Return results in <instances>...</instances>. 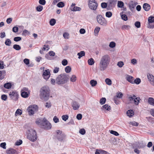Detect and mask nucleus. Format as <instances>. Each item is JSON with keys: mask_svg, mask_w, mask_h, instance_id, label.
Here are the masks:
<instances>
[{"mask_svg": "<svg viewBox=\"0 0 154 154\" xmlns=\"http://www.w3.org/2000/svg\"><path fill=\"white\" fill-rule=\"evenodd\" d=\"M111 58L109 55L106 54L101 57L98 65V69L100 71L105 70L108 67L110 62Z\"/></svg>", "mask_w": 154, "mask_h": 154, "instance_id": "nucleus-1", "label": "nucleus"}, {"mask_svg": "<svg viewBox=\"0 0 154 154\" xmlns=\"http://www.w3.org/2000/svg\"><path fill=\"white\" fill-rule=\"evenodd\" d=\"M68 78L67 75L64 74L59 75L56 78V80L52 79L51 80V83L54 85L55 83L58 85L63 84L67 82Z\"/></svg>", "mask_w": 154, "mask_h": 154, "instance_id": "nucleus-2", "label": "nucleus"}, {"mask_svg": "<svg viewBox=\"0 0 154 154\" xmlns=\"http://www.w3.org/2000/svg\"><path fill=\"white\" fill-rule=\"evenodd\" d=\"M50 96V90L47 86L42 87L40 91V97L41 99L44 100H47L49 98Z\"/></svg>", "mask_w": 154, "mask_h": 154, "instance_id": "nucleus-3", "label": "nucleus"}, {"mask_svg": "<svg viewBox=\"0 0 154 154\" xmlns=\"http://www.w3.org/2000/svg\"><path fill=\"white\" fill-rule=\"evenodd\" d=\"M29 132L27 135V138L30 141L32 142H34L37 139L36 133L35 131L32 129H30L28 130Z\"/></svg>", "mask_w": 154, "mask_h": 154, "instance_id": "nucleus-4", "label": "nucleus"}, {"mask_svg": "<svg viewBox=\"0 0 154 154\" xmlns=\"http://www.w3.org/2000/svg\"><path fill=\"white\" fill-rule=\"evenodd\" d=\"M98 5L97 2L95 0H88V6L91 10L95 11L97 8Z\"/></svg>", "mask_w": 154, "mask_h": 154, "instance_id": "nucleus-5", "label": "nucleus"}, {"mask_svg": "<svg viewBox=\"0 0 154 154\" xmlns=\"http://www.w3.org/2000/svg\"><path fill=\"white\" fill-rule=\"evenodd\" d=\"M38 109L37 106L35 105H31L27 109V110L29 115H32Z\"/></svg>", "mask_w": 154, "mask_h": 154, "instance_id": "nucleus-6", "label": "nucleus"}, {"mask_svg": "<svg viewBox=\"0 0 154 154\" xmlns=\"http://www.w3.org/2000/svg\"><path fill=\"white\" fill-rule=\"evenodd\" d=\"M51 128V124L46 119H43L42 122V128L45 129L49 130Z\"/></svg>", "mask_w": 154, "mask_h": 154, "instance_id": "nucleus-7", "label": "nucleus"}, {"mask_svg": "<svg viewBox=\"0 0 154 154\" xmlns=\"http://www.w3.org/2000/svg\"><path fill=\"white\" fill-rule=\"evenodd\" d=\"M96 18L98 23L101 25L105 26L107 25L106 20L101 15H98L97 16Z\"/></svg>", "mask_w": 154, "mask_h": 154, "instance_id": "nucleus-8", "label": "nucleus"}, {"mask_svg": "<svg viewBox=\"0 0 154 154\" xmlns=\"http://www.w3.org/2000/svg\"><path fill=\"white\" fill-rule=\"evenodd\" d=\"M55 134L56 135L57 139L60 141H62L65 137V134L61 131H56Z\"/></svg>", "mask_w": 154, "mask_h": 154, "instance_id": "nucleus-9", "label": "nucleus"}, {"mask_svg": "<svg viewBox=\"0 0 154 154\" xmlns=\"http://www.w3.org/2000/svg\"><path fill=\"white\" fill-rule=\"evenodd\" d=\"M9 96L10 98L13 100L16 101L18 99L19 94L16 91H12L10 92Z\"/></svg>", "mask_w": 154, "mask_h": 154, "instance_id": "nucleus-10", "label": "nucleus"}, {"mask_svg": "<svg viewBox=\"0 0 154 154\" xmlns=\"http://www.w3.org/2000/svg\"><path fill=\"white\" fill-rule=\"evenodd\" d=\"M117 0H109L107 3L108 10H110L115 7Z\"/></svg>", "mask_w": 154, "mask_h": 154, "instance_id": "nucleus-11", "label": "nucleus"}, {"mask_svg": "<svg viewBox=\"0 0 154 154\" xmlns=\"http://www.w3.org/2000/svg\"><path fill=\"white\" fill-rule=\"evenodd\" d=\"M76 4L74 3L72 4L71 5L70 7V9L72 11H80L81 10V8L79 7L75 6Z\"/></svg>", "mask_w": 154, "mask_h": 154, "instance_id": "nucleus-12", "label": "nucleus"}, {"mask_svg": "<svg viewBox=\"0 0 154 154\" xmlns=\"http://www.w3.org/2000/svg\"><path fill=\"white\" fill-rule=\"evenodd\" d=\"M42 76L46 80L48 79L50 77V73L49 70H46L43 73Z\"/></svg>", "mask_w": 154, "mask_h": 154, "instance_id": "nucleus-13", "label": "nucleus"}, {"mask_svg": "<svg viewBox=\"0 0 154 154\" xmlns=\"http://www.w3.org/2000/svg\"><path fill=\"white\" fill-rule=\"evenodd\" d=\"M72 106L74 110H78L80 106L79 104L75 101H73L72 103Z\"/></svg>", "mask_w": 154, "mask_h": 154, "instance_id": "nucleus-14", "label": "nucleus"}, {"mask_svg": "<svg viewBox=\"0 0 154 154\" xmlns=\"http://www.w3.org/2000/svg\"><path fill=\"white\" fill-rule=\"evenodd\" d=\"M147 77L150 83L154 86V76L152 75L149 74L147 75Z\"/></svg>", "mask_w": 154, "mask_h": 154, "instance_id": "nucleus-15", "label": "nucleus"}, {"mask_svg": "<svg viewBox=\"0 0 154 154\" xmlns=\"http://www.w3.org/2000/svg\"><path fill=\"white\" fill-rule=\"evenodd\" d=\"M6 152L7 154H18L16 150L13 149L7 150Z\"/></svg>", "mask_w": 154, "mask_h": 154, "instance_id": "nucleus-16", "label": "nucleus"}, {"mask_svg": "<svg viewBox=\"0 0 154 154\" xmlns=\"http://www.w3.org/2000/svg\"><path fill=\"white\" fill-rule=\"evenodd\" d=\"M143 8L146 11H148L150 9V6L148 3H145L143 5Z\"/></svg>", "mask_w": 154, "mask_h": 154, "instance_id": "nucleus-17", "label": "nucleus"}, {"mask_svg": "<svg viewBox=\"0 0 154 154\" xmlns=\"http://www.w3.org/2000/svg\"><path fill=\"white\" fill-rule=\"evenodd\" d=\"M127 80L130 83L134 84V78L131 75H127L126 77Z\"/></svg>", "mask_w": 154, "mask_h": 154, "instance_id": "nucleus-18", "label": "nucleus"}, {"mask_svg": "<svg viewBox=\"0 0 154 154\" xmlns=\"http://www.w3.org/2000/svg\"><path fill=\"white\" fill-rule=\"evenodd\" d=\"M30 91H28V92L25 91H21V96L24 98H26L28 97Z\"/></svg>", "mask_w": 154, "mask_h": 154, "instance_id": "nucleus-19", "label": "nucleus"}, {"mask_svg": "<svg viewBox=\"0 0 154 154\" xmlns=\"http://www.w3.org/2000/svg\"><path fill=\"white\" fill-rule=\"evenodd\" d=\"M135 95L134 94H128L127 95V98L128 100L131 102L134 100V99L135 98Z\"/></svg>", "mask_w": 154, "mask_h": 154, "instance_id": "nucleus-20", "label": "nucleus"}, {"mask_svg": "<svg viewBox=\"0 0 154 154\" xmlns=\"http://www.w3.org/2000/svg\"><path fill=\"white\" fill-rule=\"evenodd\" d=\"M137 4V2L131 1L129 3V6L130 7L134 8Z\"/></svg>", "mask_w": 154, "mask_h": 154, "instance_id": "nucleus-21", "label": "nucleus"}, {"mask_svg": "<svg viewBox=\"0 0 154 154\" xmlns=\"http://www.w3.org/2000/svg\"><path fill=\"white\" fill-rule=\"evenodd\" d=\"M148 103L154 106V99L152 97H149L148 99Z\"/></svg>", "mask_w": 154, "mask_h": 154, "instance_id": "nucleus-22", "label": "nucleus"}, {"mask_svg": "<svg viewBox=\"0 0 154 154\" xmlns=\"http://www.w3.org/2000/svg\"><path fill=\"white\" fill-rule=\"evenodd\" d=\"M140 97H137L135 96V98L134 99L133 101L135 105H137L139 104L140 102Z\"/></svg>", "mask_w": 154, "mask_h": 154, "instance_id": "nucleus-23", "label": "nucleus"}, {"mask_svg": "<svg viewBox=\"0 0 154 154\" xmlns=\"http://www.w3.org/2000/svg\"><path fill=\"white\" fill-rule=\"evenodd\" d=\"M101 109L102 110L105 109L109 111L111 109V107L110 106H109L107 104H106L105 105L102 106V107Z\"/></svg>", "mask_w": 154, "mask_h": 154, "instance_id": "nucleus-24", "label": "nucleus"}, {"mask_svg": "<svg viewBox=\"0 0 154 154\" xmlns=\"http://www.w3.org/2000/svg\"><path fill=\"white\" fill-rule=\"evenodd\" d=\"M127 116L130 117L133 116L134 114V112L132 110H129L127 112Z\"/></svg>", "mask_w": 154, "mask_h": 154, "instance_id": "nucleus-25", "label": "nucleus"}, {"mask_svg": "<svg viewBox=\"0 0 154 154\" xmlns=\"http://www.w3.org/2000/svg\"><path fill=\"white\" fill-rule=\"evenodd\" d=\"M4 86L5 88L9 89L11 88L12 85L11 83L8 82L5 84Z\"/></svg>", "mask_w": 154, "mask_h": 154, "instance_id": "nucleus-26", "label": "nucleus"}, {"mask_svg": "<svg viewBox=\"0 0 154 154\" xmlns=\"http://www.w3.org/2000/svg\"><path fill=\"white\" fill-rule=\"evenodd\" d=\"M85 53L84 51H81L77 54V55L79 56L78 58L80 59L81 57L85 55Z\"/></svg>", "mask_w": 154, "mask_h": 154, "instance_id": "nucleus-27", "label": "nucleus"}, {"mask_svg": "<svg viewBox=\"0 0 154 154\" xmlns=\"http://www.w3.org/2000/svg\"><path fill=\"white\" fill-rule=\"evenodd\" d=\"M5 43L6 45L9 46L11 45V42L9 39L7 38L5 40Z\"/></svg>", "mask_w": 154, "mask_h": 154, "instance_id": "nucleus-28", "label": "nucleus"}, {"mask_svg": "<svg viewBox=\"0 0 154 154\" xmlns=\"http://www.w3.org/2000/svg\"><path fill=\"white\" fill-rule=\"evenodd\" d=\"M94 61L92 58H91L88 60V63L90 65H92L94 64Z\"/></svg>", "mask_w": 154, "mask_h": 154, "instance_id": "nucleus-29", "label": "nucleus"}, {"mask_svg": "<svg viewBox=\"0 0 154 154\" xmlns=\"http://www.w3.org/2000/svg\"><path fill=\"white\" fill-rule=\"evenodd\" d=\"M90 83L92 87H94L97 84V82L94 80H91L90 82Z\"/></svg>", "mask_w": 154, "mask_h": 154, "instance_id": "nucleus-30", "label": "nucleus"}, {"mask_svg": "<svg viewBox=\"0 0 154 154\" xmlns=\"http://www.w3.org/2000/svg\"><path fill=\"white\" fill-rule=\"evenodd\" d=\"M131 28V26L129 25H123L121 29L122 30H128Z\"/></svg>", "mask_w": 154, "mask_h": 154, "instance_id": "nucleus-31", "label": "nucleus"}, {"mask_svg": "<svg viewBox=\"0 0 154 154\" xmlns=\"http://www.w3.org/2000/svg\"><path fill=\"white\" fill-rule=\"evenodd\" d=\"M13 48L14 49L17 51L20 50L21 48L20 46L19 45L16 44L14 45H13Z\"/></svg>", "mask_w": 154, "mask_h": 154, "instance_id": "nucleus-32", "label": "nucleus"}, {"mask_svg": "<svg viewBox=\"0 0 154 154\" xmlns=\"http://www.w3.org/2000/svg\"><path fill=\"white\" fill-rule=\"evenodd\" d=\"M65 70L66 73H69L71 71V68L70 66H67L65 67Z\"/></svg>", "mask_w": 154, "mask_h": 154, "instance_id": "nucleus-33", "label": "nucleus"}, {"mask_svg": "<svg viewBox=\"0 0 154 154\" xmlns=\"http://www.w3.org/2000/svg\"><path fill=\"white\" fill-rule=\"evenodd\" d=\"M101 6L103 8H106L107 7L108 8V4L107 3L102 2L101 4Z\"/></svg>", "mask_w": 154, "mask_h": 154, "instance_id": "nucleus-34", "label": "nucleus"}, {"mask_svg": "<svg viewBox=\"0 0 154 154\" xmlns=\"http://www.w3.org/2000/svg\"><path fill=\"white\" fill-rule=\"evenodd\" d=\"M141 82L140 79V78H137L134 80V84L135 83L138 85Z\"/></svg>", "mask_w": 154, "mask_h": 154, "instance_id": "nucleus-35", "label": "nucleus"}, {"mask_svg": "<svg viewBox=\"0 0 154 154\" xmlns=\"http://www.w3.org/2000/svg\"><path fill=\"white\" fill-rule=\"evenodd\" d=\"M105 82L108 85H111L112 84L111 80L109 79L106 78L105 80Z\"/></svg>", "mask_w": 154, "mask_h": 154, "instance_id": "nucleus-36", "label": "nucleus"}, {"mask_svg": "<svg viewBox=\"0 0 154 154\" xmlns=\"http://www.w3.org/2000/svg\"><path fill=\"white\" fill-rule=\"evenodd\" d=\"M124 5V4L123 2L121 1H119L118 3V6L119 8H122L123 7Z\"/></svg>", "mask_w": 154, "mask_h": 154, "instance_id": "nucleus-37", "label": "nucleus"}, {"mask_svg": "<svg viewBox=\"0 0 154 154\" xmlns=\"http://www.w3.org/2000/svg\"><path fill=\"white\" fill-rule=\"evenodd\" d=\"M148 21L149 23H152L154 22V17L150 16L148 18Z\"/></svg>", "mask_w": 154, "mask_h": 154, "instance_id": "nucleus-38", "label": "nucleus"}, {"mask_svg": "<svg viewBox=\"0 0 154 154\" xmlns=\"http://www.w3.org/2000/svg\"><path fill=\"white\" fill-rule=\"evenodd\" d=\"M57 5L59 8H63L65 4L63 2H59Z\"/></svg>", "mask_w": 154, "mask_h": 154, "instance_id": "nucleus-39", "label": "nucleus"}, {"mask_svg": "<svg viewBox=\"0 0 154 154\" xmlns=\"http://www.w3.org/2000/svg\"><path fill=\"white\" fill-rule=\"evenodd\" d=\"M22 114V110L20 109H18L16 111V112L15 113V115L16 116H17L18 115H21V114Z\"/></svg>", "mask_w": 154, "mask_h": 154, "instance_id": "nucleus-40", "label": "nucleus"}, {"mask_svg": "<svg viewBox=\"0 0 154 154\" xmlns=\"http://www.w3.org/2000/svg\"><path fill=\"white\" fill-rule=\"evenodd\" d=\"M56 23V20L54 19H51L50 21V24L51 25L54 26Z\"/></svg>", "mask_w": 154, "mask_h": 154, "instance_id": "nucleus-41", "label": "nucleus"}, {"mask_svg": "<svg viewBox=\"0 0 154 154\" xmlns=\"http://www.w3.org/2000/svg\"><path fill=\"white\" fill-rule=\"evenodd\" d=\"M106 100L105 98L103 97L100 99V103L102 105L103 104L105 103Z\"/></svg>", "mask_w": 154, "mask_h": 154, "instance_id": "nucleus-42", "label": "nucleus"}, {"mask_svg": "<svg viewBox=\"0 0 154 154\" xmlns=\"http://www.w3.org/2000/svg\"><path fill=\"white\" fill-rule=\"evenodd\" d=\"M76 77L75 75H72L71 77L70 78V81L72 82H74L76 81Z\"/></svg>", "mask_w": 154, "mask_h": 154, "instance_id": "nucleus-43", "label": "nucleus"}, {"mask_svg": "<svg viewBox=\"0 0 154 154\" xmlns=\"http://www.w3.org/2000/svg\"><path fill=\"white\" fill-rule=\"evenodd\" d=\"M100 29V28L99 27L97 26L96 27L94 30V32L95 35H97Z\"/></svg>", "mask_w": 154, "mask_h": 154, "instance_id": "nucleus-44", "label": "nucleus"}, {"mask_svg": "<svg viewBox=\"0 0 154 154\" xmlns=\"http://www.w3.org/2000/svg\"><path fill=\"white\" fill-rule=\"evenodd\" d=\"M112 15V14L110 11H108L106 13V16L108 18L111 17Z\"/></svg>", "mask_w": 154, "mask_h": 154, "instance_id": "nucleus-45", "label": "nucleus"}, {"mask_svg": "<svg viewBox=\"0 0 154 154\" xmlns=\"http://www.w3.org/2000/svg\"><path fill=\"white\" fill-rule=\"evenodd\" d=\"M63 36L65 39H68L69 38V34L66 32H64L63 34Z\"/></svg>", "mask_w": 154, "mask_h": 154, "instance_id": "nucleus-46", "label": "nucleus"}, {"mask_svg": "<svg viewBox=\"0 0 154 154\" xmlns=\"http://www.w3.org/2000/svg\"><path fill=\"white\" fill-rule=\"evenodd\" d=\"M129 124L135 126H137L138 125V123L135 121L130 122H129Z\"/></svg>", "mask_w": 154, "mask_h": 154, "instance_id": "nucleus-47", "label": "nucleus"}, {"mask_svg": "<svg viewBox=\"0 0 154 154\" xmlns=\"http://www.w3.org/2000/svg\"><path fill=\"white\" fill-rule=\"evenodd\" d=\"M69 116L67 115H63L62 116V119L65 121H66L68 119Z\"/></svg>", "mask_w": 154, "mask_h": 154, "instance_id": "nucleus-48", "label": "nucleus"}, {"mask_svg": "<svg viewBox=\"0 0 154 154\" xmlns=\"http://www.w3.org/2000/svg\"><path fill=\"white\" fill-rule=\"evenodd\" d=\"M110 133L111 134H113L116 136H119V133L113 130L110 131Z\"/></svg>", "mask_w": 154, "mask_h": 154, "instance_id": "nucleus-49", "label": "nucleus"}, {"mask_svg": "<svg viewBox=\"0 0 154 154\" xmlns=\"http://www.w3.org/2000/svg\"><path fill=\"white\" fill-rule=\"evenodd\" d=\"M116 46V43L113 42H110L109 44V46L111 48H113Z\"/></svg>", "mask_w": 154, "mask_h": 154, "instance_id": "nucleus-50", "label": "nucleus"}, {"mask_svg": "<svg viewBox=\"0 0 154 154\" xmlns=\"http://www.w3.org/2000/svg\"><path fill=\"white\" fill-rule=\"evenodd\" d=\"M117 65L119 67L121 68L124 65V64L123 62L120 61L118 62Z\"/></svg>", "mask_w": 154, "mask_h": 154, "instance_id": "nucleus-51", "label": "nucleus"}, {"mask_svg": "<svg viewBox=\"0 0 154 154\" xmlns=\"http://www.w3.org/2000/svg\"><path fill=\"white\" fill-rule=\"evenodd\" d=\"M122 18L125 21H126L128 20V17L125 14H122L121 15Z\"/></svg>", "mask_w": 154, "mask_h": 154, "instance_id": "nucleus-52", "label": "nucleus"}, {"mask_svg": "<svg viewBox=\"0 0 154 154\" xmlns=\"http://www.w3.org/2000/svg\"><path fill=\"white\" fill-rule=\"evenodd\" d=\"M62 64L64 66H66L68 63V61L66 59L63 60L61 62Z\"/></svg>", "mask_w": 154, "mask_h": 154, "instance_id": "nucleus-53", "label": "nucleus"}, {"mask_svg": "<svg viewBox=\"0 0 154 154\" xmlns=\"http://www.w3.org/2000/svg\"><path fill=\"white\" fill-rule=\"evenodd\" d=\"M43 7L42 6L39 5L36 7V10L39 12H40L42 10Z\"/></svg>", "mask_w": 154, "mask_h": 154, "instance_id": "nucleus-54", "label": "nucleus"}, {"mask_svg": "<svg viewBox=\"0 0 154 154\" xmlns=\"http://www.w3.org/2000/svg\"><path fill=\"white\" fill-rule=\"evenodd\" d=\"M18 31V28L17 26H14L13 28L12 31L14 32H17Z\"/></svg>", "mask_w": 154, "mask_h": 154, "instance_id": "nucleus-55", "label": "nucleus"}, {"mask_svg": "<svg viewBox=\"0 0 154 154\" xmlns=\"http://www.w3.org/2000/svg\"><path fill=\"white\" fill-rule=\"evenodd\" d=\"M43 119H39L37 120L36 121V124L38 125H42V121H43Z\"/></svg>", "mask_w": 154, "mask_h": 154, "instance_id": "nucleus-56", "label": "nucleus"}, {"mask_svg": "<svg viewBox=\"0 0 154 154\" xmlns=\"http://www.w3.org/2000/svg\"><path fill=\"white\" fill-rule=\"evenodd\" d=\"M14 40L15 42H18L21 40V38L20 37H16L14 38Z\"/></svg>", "mask_w": 154, "mask_h": 154, "instance_id": "nucleus-57", "label": "nucleus"}, {"mask_svg": "<svg viewBox=\"0 0 154 154\" xmlns=\"http://www.w3.org/2000/svg\"><path fill=\"white\" fill-rule=\"evenodd\" d=\"M49 48V46L47 45H44V47L42 48V50H43L44 51H48Z\"/></svg>", "mask_w": 154, "mask_h": 154, "instance_id": "nucleus-58", "label": "nucleus"}, {"mask_svg": "<svg viewBox=\"0 0 154 154\" xmlns=\"http://www.w3.org/2000/svg\"><path fill=\"white\" fill-rule=\"evenodd\" d=\"M135 25L137 28H139L140 27V22L137 21L135 23Z\"/></svg>", "mask_w": 154, "mask_h": 154, "instance_id": "nucleus-59", "label": "nucleus"}, {"mask_svg": "<svg viewBox=\"0 0 154 154\" xmlns=\"http://www.w3.org/2000/svg\"><path fill=\"white\" fill-rule=\"evenodd\" d=\"M79 133L82 135H84L85 133V131L84 128L81 129L79 131Z\"/></svg>", "mask_w": 154, "mask_h": 154, "instance_id": "nucleus-60", "label": "nucleus"}, {"mask_svg": "<svg viewBox=\"0 0 154 154\" xmlns=\"http://www.w3.org/2000/svg\"><path fill=\"white\" fill-rule=\"evenodd\" d=\"M22 143V141L21 140H19L17 141L15 143V145H16L19 146Z\"/></svg>", "mask_w": 154, "mask_h": 154, "instance_id": "nucleus-61", "label": "nucleus"}, {"mask_svg": "<svg viewBox=\"0 0 154 154\" xmlns=\"http://www.w3.org/2000/svg\"><path fill=\"white\" fill-rule=\"evenodd\" d=\"M23 62L25 64L27 65L29 63V59L26 58L23 60Z\"/></svg>", "mask_w": 154, "mask_h": 154, "instance_id": "nucleus-62", "label": "nucleus"}, {"mask_svg": "<svg viewBox=\"0 0 154 154\" xmlns=\"http://www.w3.org/2000/svg\"><path fill=\"white\" fill-rule=\"evenodd\" d=\"M123 94L121 92H119V93L117 94V95H116V97L117 98H121L123 96Z\"/></svg>", "mask_w": 154, "mask_h": 154, "instance_id": "nucleus-63", "label": "nucleus"}, {"mask_svg": "<svg viewBox=\"0 0 154 154\" xmlns=\"http://www.w3.org/2000/svg\"><path fill=\"white\" fill-rule=\"evenodd\" d=\"M82 118V115L81 114H78L77 115L76 118L79 120L81 119Z\"/></svg>", "mask_w": 154, "mask_h": 154, "instance_id": "nucleus-64", "label": "nucleus"}]
</instances>
